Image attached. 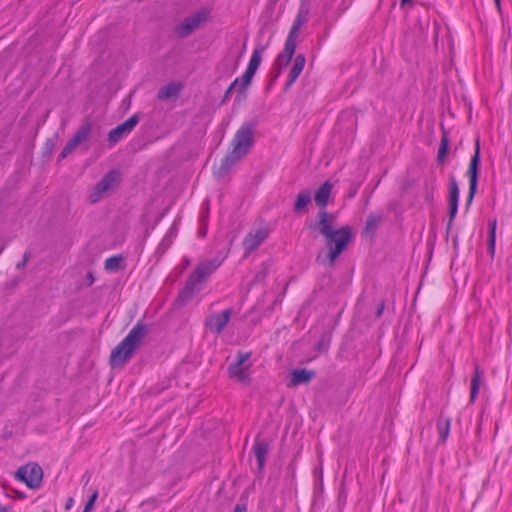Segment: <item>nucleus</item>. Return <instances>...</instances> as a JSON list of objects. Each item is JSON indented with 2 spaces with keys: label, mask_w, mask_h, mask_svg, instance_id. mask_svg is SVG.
<instances>
[{
  "label": "nucleus",
  "mask_w": 512,
  "mask_h": 512,
  "mask_svg": "<svg viewBox=\"0 0 512 512\" xmlns=\"http://www.w3.org/2000/svg\"><path fill=\"white\" fill-rule=\"evenodd\" d=\"M231 315V309H225L220 313L211 314L207 316L205 319V328L211 333L219 335L223 332V330L229 323Z\"/></svg>",
  "instance_id": "1a4fd4ad"
},
{
  "label": "nucleus",
  "mask_w": 512,
  "mask_h": 512,
  "mask_svg": "<svg viewBox=\"0 0 512 512\" xmlns=\"http://www.w3.org/2000/svg\"><path fill=\"white\" fill-rule=\"evenodd\" d=\"M77 146L78 145L72 139H70L63 148L60 154V159L62 160L66 158Z\"/></svg>",
  "instance_id": "7c9ffc66"
},
{
  "label": "nucleus",
  "mask_w": 512,
  "mask_h": 512,
  "mask_svg": "<svg viewBox=\"0 0 512 512\" xmlns=\"http://www.w3.org/2000/svg\"><path fill=\"white\" fill-rule=\"evenodd\" d=\"M185 264H186V265H189V264H190V261H189V260H186V261H185Z\"/></svg>",
  "instance_id": "37998d69"
},
{
  "label": "nucleus",
  "mask_w": 512,
  "mask_h": 512,
  "mask_svg": "<svg viewBox=\"0 0 512 512\" xmlns=\"http://www.w3.org/2000/svg\"><path fill=\"white\" fill-rule=\"evenodd\" d=\"M332 192V184L329 181L324 182L315 192L314 200L322 208L326 207Z\"/></svg>",
  "instance_id": "6ab92c4d"
},
{
  "label": "nucleus",
  "mask_w": 512,
  "mask_h": 512,
  "mask_svg": "<svg viewBox=\"0 0 512 512\" xmlns=\"http://www.w3.org/2000/svg\"><path fill=\"white\" fill-rule=\"evenodd\" d=\"M479 162H480V146H479V140H477L475 152H474V155L471 157L469 169L467 172V175L469 177V193H468V197H467V205L471 204L473 197L477 190Z\"/></svg>",
  "instance_id": "6e6552de"
},
{
  "label": "nucleus",
  "mask_w": 512,
  "mask_h": 512,
  "mask_svg": "<svg viewBox=\"0 0 512 512\" xmlns=\"http://www.w3.org/2000/svg\"><path fill=\"white\" fill-rule=\"evenodd\" d=\"M381 221L380 215L370 214L366 220V230L373 231L377 228Z\"/></svg>",
  "instance_id": "c756f323"
},
{
  "label": "nucleus",
  "mask_w": 512,
  "mask_h": 512,
  "mask_svg": "<svg viewBox=\"0 0 512 512\" xmlns=\"http://www.w3.org/2000/svg\"><path fill=\"white\" fill-rule=\"evenodd\" d=\"M123 261V257L118 256H112L105 260V269L108 271H116L120 268V264Z\"/></svg>",
  "instance_id": "cd10ccee"
},
{
  "label": "nucleus",
  "mask_w": 512,
  "mask_h": 512,
  "mask_svg": "<svg viewBox=\"0 0 512 512\" xmlns=\"http://www.w3.org/2000/svg\"><path fill=\"white\" fill-rule=\"evenodd\" d=\"M0 512H7L6 507L0 505Z\"/></svg>",
  "instance_id": "58836bf2"
},
{
  "label": "nucleus",
  "mask_w": 512,
  "mask_h": 512,
  "mask_svg": "<svg viewBox=\"0 0 512 512\" xmlns=\"http://www.w3.org/2000/svg\"><path fill=\"white\" fill-rule=\"evenodd\" d=\"M116 512H121V511L117 510Z\"/></svg>",
  "instance_id": "a18cd8bd"
},
{
  "label": "nucleus",
  "mask_w": 512,
  "mask_h": 512,
  "mask_svg": "<svg viewBox=\"0 0 512 512\" xmlns=\"http://www.w3.org/2000/svg\"><path fill=\"white\" fill-rule=\"evenodd\" d=\"M97 497H98V491L95 490L92 493V495L90 496L89 500L87 501L83 512H91L93 510Z\"/></svg>",
  "instance_id": "2f4dec72"
},
{
  "label": "nucleus",
  "mask_w": 512,
  "mask_h": 512,
  "mask_svg": "<svg viewBox=\"0 0 512 512\" xmlns=\"http://www.w3.org/2000/svg\"><path fill=\"white\" fill-rule=\"evenodd\" d=\"M254 73L246 70L243 74L241 80H239V83L237 85V88L239 89V92H244L245 89L249 86V84L252 81V78L254 77Z\"/></svg>",
  "instance_id": "c85d7f7f"
},
{
  "label": "nucleus",
  "mask_w": 512,
  "mask_h": 512,
  "mask_svg": "<svg viewBox=\"0 0 512 512\" xmlns=\"http://www.w3.org/2000/svg\"><path fill=\"white\" fill-rule=\"evenodd\" d=\"M296 50V44L286 41L284 49L275 59L273 64V68L271 71V83L274 82L282 71L288 66L291 62L293 55Z\"/></svg>",
  "instance_id": "0eeeda50"
},
{
  "label": "nucleus",
  "mask_w": 512,
  "mask_h": 512,
  "mask_svg": "<svg viewBox=\"0 0 512 512\" xmlns=\"http://www.w3.org/2000/svg\"><path fill=\"white\" fill-rule=\"evenodd\" d=\"M495 243H496V220L489 222V237H488V251L491 257L494 256L495 253Z\"/></svg>",
  "instance_id": "bb28decb"
},
{
  "label": "nucleus",
  "mask_w": 512,
  "mask_h": 512,
  "mask_svg": "<svg viewBox=\"0 0 512 512\" xmlns=\"http://www.w3.org/2000/svg\"><path fill=\"white\" fill-rule=\"evenodd\" d=\"M201 235L204 236L205 235V230L201 231Z\"/></svg>",
  "instance_id": "c03bdc74"
},
{
  "label": "nucleus",
  "mask_w": 512,
  "mask_h": 512,
  "mask_svg": "<svg viewBox=\"0 0 512 512\" xmlns=\"http://www.w3.org/2000/svg\"><path fill=\"white\" fill-rule=\"evenodd\" d=\"M208 18V12L199 11L187 17L176 29L180 37H187L194 30L198 29Z\"/></svg>",
  "instance_id": "f8f14e48"
},
{
  "label": "nucleus",
  "mask_w": 512,
  "mask_h": 512,
  "mask_svg": "<svg viewBox=\"0 0 512 512\" xmlns=\"http://www.w3.org/2000/svg\"><path fill=\"white\" fill-rule=\"evenodd\" d=\"M308 20V11L306 9H300L296 16L286 41L297 44V40L300 34L301 27Z\"/></svg>",
  "instance_id": "2eb2a0df"
},
{
  "label": "nucleus",
  "mask_w": 512,
  "mask_h": 512,
  "mask_svg": "<svg viewBox=\"0 0 512 512\" xmlns=\"http://www.w3.org/2000/svg\"><path fill=\"white\" fill-rule=\"evenodd\" d=\"M459 187L458 183L453 175L449 178V221L448 228L451 226L457 211L459 201Z\"/></svg>",
  "instance_id": "4468645a"
},
{
  "label": "nucleus",
  "mask_w": 512,
  "mask_h": 512,
  "mask_svg": "<svg viewBox=\"0 0 512 512\" xmlns=\"http://www.w3.org/2000/svg\"><path fill=\"white\" fill-rule=\"evenodd\" d=\"M498 9H500V0H494Z\"/></svg>",
  "instance_id": "ea45409f"
},
{
  "label": "nucleus",
  "mask_w": 512,
  "mask_h": 512,
  "mask_svg": "<svg viewBox=\"0 0 512 512\" xmlns=\"http://www.w3.org/2000/svg\"><path fill=\"white\" fill-rule=\"evenodd\" d=\"M312 194L309 190H303L296 196V201L293 206V211L296 214L304 213L306 207L311 203Z\"/></svg>",
  "instance_id": "aec40b11"
},
{
  "label": "nucleus",
  "mask_w": 512,
  "mask_h": 512,
  "mask_svg": "<svg viewBox=\"0 0 512 512\" xmlns=\"http://www.w3.org/2000/svg\"><path fill=\"white\" fill-rule=\"evenodd\" d=\"M182 88L183 85L178 82L166 84L159 89L157 98L161 101L176 99L179 96Z\"/></svg>",
  "instance_id": "f3484780"
},
{
  "label": "nucleus",
  "mask_w": 512,
  "mask_h": 512,
  "mask_svg": "<svg viewBox=\"0 0 512 512\" xmlns=\"http://www.w3.org/2000/svg\"><path fill=\"white\" fill-rule=\"evenodd\" d=\"M73 504H74V500H73V498H71V497H70V498H68V499H67V501H66V504H65V509H66V510L71 509V508H72V506H73Z\"/></svg>",
  "instance_id": "4c0bfd02"
},
{
  "label": "nucleus",
  "mask_w": 512,
  "mask_h": 512,
  "mask_svg": "<svg viewBox=\"0 0 512 512\" xmlns=\"http://www.w3.org/2000/svg\"><path fill=\"white\" fill-rule=\"evenodd\" d=\"M265 50V46H260L255 48V50L252 53V56L250 58L248 67L246 70L256 73L257 69L259 68L261 61H262V54Z\"/></svg>",
  "instance_id": "4be33fe9"
},
{
  "label": "nucleus",
  "mask_w": 512,
  "mask_h": 512,
  "mask_svg": "<svg viewBox=\"0 0 512 512\" xmlns=\"http://www.w3.org/2000/svg\"><path fill=\"white\" fill-rule=\"evenodd\" d=\"M251 356L250 352H239L237 361L228 367L229 374L232 378H236L241 382L248 380V369L250 364L247 363Z\"/></svg>",
  "instance_id": "9b49d317"
},
{
  "label": "nucleus",
  "mask_w": 512,
  "mask_h": 512,
  "mask_svg": "<svg viewBox=\"0 0 512 512\" xmlns=\"http://www.w3.org/2000/svg\"><path fill=\"white\" fill-rule=\"evenodd\" d=\"M16 478L23 481L29 488L35 489L41 484L43 471L38 464H27L17 470Z\"/></svg>",
  "instance_id": "423d86ee"
},
{
  "label": "nucleus",
  "mask_w": 512,
  "mask_h": 512,
  "mask_svg": "<svg viewBox=\"0 0 512 512\" xmlns=\"http://www.w3.org/2000/svg\"><path fill=\"white\" fill-rule=\"evenodd\" d=\"M92 130V123L90 120L86 119L80 127L77 129L73 138H71L77 145H80L85 140L88 139L89 134Z\"/></svg>",
  "instance_id": "412c9836"
},
{
  "label": "nucleus",
  "mask_w": 512,
  "mask_h": 512,
  "mask_svg": "<svg viewBox=\"0 0 512 512\" xmlns=\"http://www.w3.org/2000/svg\"><path fill=\"white\" fill-rule=\"evenodd\" d=\"M268 450V445L263 441H258L253 447L260 469L264 466Z\"/></svg>",
  "instance_id": "393cba45"
},
{
  "label": "nucleus",
  "mask_w": 512,
  "mask_h": 512,
  "mask_svg": "<svg viewBox=\"0 0 512 512\" xmlns=\"http://www.w3.org/2000/svg\"><path fill=\"white\" fill-rule=\"evenodd\" d=\"M437 429L439 434V440L444 443L450 432V419L444 416H440L437 422Z\"/></svg>",
  "instance_id": "b1692460"
},
{
  "label": "nucleus",
  "mask_w": 512,
  "mask_h": 512,
  "mask_svg": "<svg viewBox=\"0 0 512 512\" xmlns=\"http://www.w3.org/2000/svg\"><path fill=\"white\" fill-rule=\"evenodd\" d=\"M448 149H449V138H448L447 133L444 132L442 135V138H441L438 155H437L438 163L442 164L444 162L446 154L448 152Z\"/></svg>",
  "instance_id": "a878e982"
},
{
  "label": "nucleus",
  "mask_w": 512,
  "mask_h": 512,
  "mask_svg": "<svg viewBox=\"0 0 512 512\" xmlns=\"http://www.w3.org/2000/svg\"><path fill=\"white\" fill-rule=\"evenodd\" d=\"M30 257H31V253L29 251H26L24 254H23V258L20 262H18L16 264V268L18 270H22L25 268L26 264L28 263V261L30 260Z\"/></svg>",
  "instance_id": "473e14b6"
},
{
  "label": "nucleus",
  "mask_w": 512,
  "mask_h": 512,
  "mask_svg": "<svg viewBox=\"0 0 512 512\" xmlns=\"http://www.w3.org/2000/svg\"><path fill=\"white\" fill-rule=\"evenodd\" d=\"M119 180V173L116 171L108 172L92 189L88 195L90 203H97L104 195L116 186Z\"/></svg>",
  "instance_id": "39448f33"
},
{
  "label": "nucleus",
  "mask_w": 512,
  "mask_h": 512,
  "mask_svg": "<svg viewBox=\"0 0 512 512\" xmlns=\"http://www.w3.org/2000/svg\"><path fill=\"white\" fill-rule=\"evenodd\" d=\"M382 310H383V306H381V307L378 309V312H377V315H378V316H380V315H381Z\"/></svg>",
  "instance_id": "a19ab883"
},
{
  "label": "nucleus",
  "mask_w": 512,
  "mask_h": 512,
  "mask_svg": "<svg viewBox=\"0 0 512 512\" xmlns=\"http://www.w3.org/2000/svg\"><path fill=\"white\" fill-rule=\"evenodd\" d=\"M246 504L244 503H238L236 506H235V509H234V512H246Z\"/></svg>",
  "instance_id": "e433bc0d"
},
{
  "label": "nucleus",
  "mask_w": 512,
  "mask_h": 512,
  "mask_svg": "<svg viewBox=\"0 0 512 512\" xmlns=\"http://www.w3.org/2000/svg\"><path fill=\"white\" fill-rule=\"evenodd\" d=\"M218 267L219 263L216 260H206L196 266L179 294L182 304L189 301L194 293L200 290L199 284L205 282Z\"/></svg>",
  "instance_id": "20e7f679"
},
{
  "label": "nucleus",
  "mask_w": 512,
  "mask_h": 512,
  "mask_svg": "<svg viewBox=\"0 0 512 512\" xmlns=\"http://www.w3.org/2000/svg\"><path fill=\"white\" fill-rule=\"evenodd\" d=\"M306 63V58L303 54H298L292 63L291 70L288 75V80L285 83L284 90H288L293 83L297 80L299 75L302 73Z\"/></svg>",
  "instance_id": "dca6fc26"
},
{
  "label": "nucleus",
  "mask_w": 512,
  "mask_h": 512,
  "mask_svg": "<svg viewBox=\"0 0 512 512\" xmlns=\"http://www.w3.org/2000/svg\"><path fill=\"white\" fill-rule=\"evenodd\" d=\"M268 234L269 230L265 227L250 231L243 240L245 256H248L252 251L259 247L267 238Z\"/></svg>",
  "instance_id": "ddd939ff"
},
{
  "label": "nucleus",
  "mask_w": 512,
  "mask_h": 512,
  "mask_svg": "<svg viewBox=\"0 0 512 512\" xmlns=\"http://www.w3.org/2000/svg\"><path fill=\"white\" fill-rule=\"evenodd\" d=\"M149 331L148 325L139 321L127 336L111 351L109 363L113 369H121L141 347Z\"/></svg>",
  "instance_id": "f03ea898"
},
{
  "label": "nucleus",
  "mask_w": 512,
  "mask_h": 512,
  "mask_svg": "<svg viewBox=\"0 0 512 512\" xmlns=\"http://www.w3.org/2000/svg\"><path fill=\"white\" fill-rule=\"evenodd\" d=\"M254 143V129L245 124L235 133L231 142L232 150L223 158L220 166L214 171L217 178H223L228 171L240 161Z\"/></svg>",
  "instance_id": "7ed1b4c3"
},
{
  "label": "nucleus",
  "mask_w": 512,
  "mask_h": 512,
  "mask_svg": "<svg viewBox=\"0 0 512 512\" xmlns=\"http://www.w3.org/2000/svg\"><path fill=\"white\" fill-rule=\"evenodd\" d=\"M425 198H426L427 202L432 203V201H433V186H431V188H429V189L428 188L426 189Z\"/></svg>",
  "instance_id": "c9c22d12"
},
{
  "label": "nucleus",
  "mask_w": 512,
  "mask_h": 512,
  "mask_svg": "<svg viewBox=\"0 0 512 512\" xmlns=\"http://www.w3.org/2000/svg\"><path fill=\"white\" fill-rule=\"evenodd\" d=\"M314 377V372L308 369H296L291 372L288 387H296L301 384L309 383Z\"/></svg>",
  "instance_id": "a211bd4d"
},
{
  "label": "nucleus",
  "mask_w": 512,
  "mask_h": 512,
  "mask_svg": "<svg viewBox=\"0 0 512 512\" xmlns=\"http://www.w3.org/2000/svg\"><path fill=\"white\" fill-rule=\"evenodd\" d=\"M336 221L335 214L321 209L317 214V221L310 225L311 229L318 231L326 238L328 252L324 255V249H321L316 261L328 267L334 266L336 259L346 250L352 239L350 227L337 228Z\"/></svg>",
  "instance_id": "f257e3e1"
},
{
  "label": "nucleus",
  "mask_w": 512,
  "mask_h": 512,
  "mask_svg": "<svg viewBox=\"0 0 512 512\" xmlns=\"http://www.w3.org/2000/svg\"><path fill=\"white\" fill-rule=\"evenodd\" d=\"M139 115L134 114L123 123L119 124L108 133V142L112 147L118 143L125 135H128L138 124Z\"/></svg>",
  "instance_id": "9d476101"
},
{
  "label": "nucleus",
  "mask_w": 512,
  "mask_h": 512,
  "mask_svg": "<svg viewBox=\"0 0 512 512\" xmlns=\"http://www.w3.org/2000/svg\"><path fill=\"white\" fill-rule=\"evenodd\" d=\"M94 281H95V277H94L93 273L91 271H89L85 276L86 285L91 286V285H93Z\"/></svg>",
  "instance_id": "f704fd0d"
},
{
  "label": "nucleus",
  "mask_w": 512,
  "mask_h": 512,
  "mask_svg": "<svg viewBox=\"0 0 512 512\" xmlns=\"http://www.w3.org/2000/svg\"><path fill=\"white\" fill-rule=\"evenodd\" d=\"M482 374L480 372V368L478 364L474 366V373L471 379V390H470V400L473 402L478 394L479 386L481 383Z\"/></svg>",
  "instance_id": "5701e85b"
},
{
  "label": "nucleus",
  "mask_w": 512,
  "mask_h": 512,
  "mask_svg": "<svg viewBox=\"0 0 512 512\" xmlns=\"http://www.w3.org/2000/svg\"><path fill=\"white\" fill-rule=\"evenodd\" d=\"M238 61H239V59H237V60H236V62H235V65H234V68H233L232 72H233V71H235V69L237 68V66H238Z\"/></svg>",
  "instance_id": "79ce46f5"
},
{
  "label": "nucleus",
  "mask_w": 512,
  "mask_h": 512,
  "mask_svg": "<svg viewBox=\"0 0 512 512\" xmlns=\"http://www.w3.org/2000/svg\"><path fill=\"white\" fill-rule=\"evenodd\" d=\"M239 83V79H235L231 84L230 86L228 87L227 91L225 92L224 94V97H223V102L226 101L228 99V97L230 96V93L232 92L233 89L237 88V85Z\"/></svg>",
  "instance_id": "72a5a7b5"
}]
</instances>
